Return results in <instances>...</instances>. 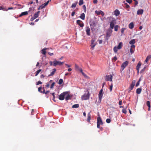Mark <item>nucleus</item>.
<instances>
[{"mask_svg":"<svg viewBox=\"0 0 151 151\" xmlns=\"http://www.w3.org/2000/svg\"><path fill=\"white\" fill-rule=\"evenodd\" d=\"M111 21L110 22V27L111 29H113L114 26V24L116 23V20L114 18L111 17H108Z\"/></svg>","mask_w":151,"mask_h":151,"instance_id":"obj_1","label":"nucleus"},{"mask_svg":"<svg viewBox=\"0 0 151 151\" xmlns=\"http://www.w3.org/2000/svg\"><path fill=\"white\" fill-rule=\"evenodd\" d=\"M89 92L88 90L85 92L83 95L82 96L81 98L82 100H84L88 99L89 98Z\"/></svg>","mask_w":151,"mask_h":151,"instance_id":"obj_2","label":"nucleus"},{"mask_svg":"<svg viewBox=\"0 0 151 151\" xmlns=\"http://www.w3.org/2000/svg\"><path fill=\"white\" fill-rule=\"evenodd\" d=\"M68 93V92L65 91L61 93L59 96V99L60 100H63L65 99V96L67 95Z\"/></svg>","mask_w":151,"mask_h":151,"instance_id":"obj_3","label":"nucleus"},{"mask_svg":"<svg viewBox=\"0 0 151 151\" xmlns=\"http://www.w3.org/2000/svg\"><path fill=\"white\" fill-rule=\"evenodd\" d=\"M97 127L99 128H100V125H102L103 124L101 118L100 116L99 115L97 118Z\"/></svg>","mask_w":151,"mask_h":151,"instance_id":"obj_4","label":"nucleus"},{"mask_svg":"<svg viewBox=\"0 0 151 151\" xmlns=\"http://www.w3.org/2000/svg\"><path fill=\"white\" fill-rule=\"evenodd\" d=\"M91 41V50H93L95 46L96 45L97 43L96 42H95V40L93 39H92Z\"/></svg>","mask_w":151,"mask_h":151,"instance_id":"obj_5","label":"nucleus"},{"mask_svg":"<svg viewBox=\"0 0 151 151\" xmlns=\"http://www.w3.org/2000/svg\"><path fill=\"white\" fill-rule=\"evenodd\" d=\"M129 63V62L127 61H126L124 63H123L121 66V69L122 70H123L125 67L128 65Z\"/></svg>","mask_w":151,"mask_h":151,"instance_id":"obj_6","label":"nucleus"},{"mask_svg":"<svg viewBox=\"0 0 151 151\" xmlns=\"http://www.w3.org/2000/svg\"><path fill=\"white\" fill-rule=\"evenodd\" d=\"M53 66H55L58 65H63L64 63V62H61L59 61H54L53 62Z\"/></svg>","mask_w":151,"mask_h":151,"instance_id":"obj_7","label":"nucleus"},{"mask_svg":"<svg viewBox=\"0 0 151 151\" xmlns=\"http://www.w3.org/2000/svg\"><path fill=\"white\" fill-rule=\"evenodd\" d=\"M112 76L111 75H109L108 76H106L105 80L106 81H112Z\"/></svg>","mask_w":151,"mask_h":151,"instance_id":"obj_8","label":"nucleus"},{"mask_svg":"<svg viewBox=\"0 0 151 151\" xmlns=\"http://www.w3.org/2000/svg\"><path fill=\"white\" fill-rule=\"evenodd\" d=\"M135 81H133L132 83L131 84L130 86L129 89V91L130 92L134 88V86L135 85Z\"/></svg>","mask_w":151,"mask_h":151,"instance_id":"obj_9","label":"nucleus"},{"mask_svg":"<svg viewBox=\"0 0 151 151\" xmlns=\"http://www.w3.org/2000/svg\"><path fill=\"white\" fill-rule=\"evenodd\" d=\"M86 34L88 36L90 35V29L88 26L86 27Z\"/></svg>","mask_w":151,"mask_h":151,"instance_id":"obj_10","label":"nucleus"},{"mask_svg":"<svg viewBox=\"0 0 151 151\" xmlns=\"http://www.w3.org/2000/svg\"><path fill=\"white\" fill-rule=\"evenodd\" d=\"M135 46L134 45H132L131 46L130 51L131 54L134 53L135 50Z\"/></svg>","mask_w":151,"mask_h":151,"instance_id":"obj_11","label":"nucleus"},{"mask_svg":"<svg viewBox=\"0 0 151 151\" xmlns=\"http://www.w3.org/2000/svg\"><path fill=\"white\" fill-rule=\"evenodd\" d=\"M77 23L81 27H83L84 26V24L80 20H77Z\"/></svg>","mask_w":151,"mask_h":151,"instance_id":"obj_12","label":"nucleus"},{"mask_svg":"<svg viewBox=\"0 0 151 151\" xmlns=\"http://www.w3.org/2000/svg\"><path fill=\"white\" fill-rule=\"evenodd\" d=\"M103 89H102L100 91L99 93V100L101 101V99L103 95Z\"/></svg>","mask_w":151,"mask_h":151,"instance_id":"obj_13","label":"nucleus"},{"mask_svg":"<svg viewBox=\"0 0 151 151\" xmlns=\"http://www.w3.org/2000/svg\"><path fill=\"white\" fill-rule=\"evenodd\" d=\"M95 12L98 15L101 14L103 16L104 15V12L101 10H100L99 11L96 10L95 11Z\"/></svg>","mask_w":151,"mask_h":151,"instance_id":"obj_14","label":"nucleus"},{"mask_svg":"<svg viewBox=\"0 0 151 151\" xmlns=\"http://www.w3.org/2000/svg\"><path fill=\"white\" fill-rule=\"evenodd\" d=\"M75 70L77 71H81L82 70V68H80L76 64H75Z\"/></svg>","mask_w":151,"mask_h":151,"instance_id":"obj_15","label":"nucleus"},{"mask_svg":"<svg viewBox=\"0 0 151 151\" xmlns=\"http://www.w3.org/2000/svg\"><path fill=\"white\" fill-rule=\"evenodd\" d=\"M114 15H115L116 16H119L120 14V12L119 11L116 9L114 12Z\"/></svg>","mask_w":151,"mask_h":151,"instance_id":"obj_16","label":"nucleus"},{"mask_svg":"<svg viewBox=\"0 0 151 151\" xmlns=\"http://www.w3.org/2000/svg\"><path fill=\"white\" fill-rule=\"evenodd\" d=\"M143 10L142 9H139L137 12V14L138 15L142 14L143 13Z\"/></svg>","mask_w":151,"mask_h":151,"instance_id":"obj_17","label":"nucleus"},{"mask_svg":"<svg viewBox=\"0 0 151 151\" xmlns=\"http://www.w3.org/2000/svg\"><path fill=\"white\" fill-rule=\"evenodd\" d=\"M56 71V69L55 68H54L52 70V71L51 73V74L48 75V76H53L55 73Z\"/></svg>","mask_w":151,"mask_h":151,"instance_id":"obj_18","label":"nucleus"},{"mask_svg":"<svg viewBox=\"0 0 151 151\" xmlns=\"http://www.w3.org/2000/svg\"><path fill=\"white\" fill-rule=\"evenodd\" d=\"M91 119V115L90 113H89L88 114V118L87 119V121L88 122H90V120Z\"/></svg>","mask_w":151,"mask_h":151,"instance_id":"obj_19","label":"nucleus"},{"mask_svg":"<svg viewBox=\"0 0 151 151\" xmlns=\"http://www.w3.org/2000/svg\"><path fill=\"white\" fill-rule=\"evenodd\" d=\"M141 65V63L140 62H139L136 67V69L137 70L138 72H139V70L140 67Z\"/></svg>","mask_w":151,"mask_h":151,"instance_id":"obj_20","label":"nucleus"},{"mask_svg":"<svg viewBox=\"0 0 151 151\" xmlns=\"http://www.w3.org/2000/svg\"><path fill=\"white\" fill-rule=\"evenodd\" d=\"M28 14L27 12H22L21 14L19 15V17H21L23 16L26 15H27Z\"/></svg>","mask_w":151,"mask_h":151,"instance_id":"obj_21","label":"nucleus"},{"mask_svg":"<svg viewBox=\"0 0 151 151\" xmlns=\"http://www.w3.org/2000/svg\"><path fill=\"white\" fill-rule=\"evenodd\" d=\"M85 14L84 13H83L81 14L79 17L82 20H84L85 19Z\"/></svg>","mask_w":151,"mask_h":151,"instance_id":"obj_22","label":"nucleus"},{"mask_svg":"<svg viewBox=\"0 0 151 151\" xmlns=\"http://www.w3.org/2000/svg\"><path fill=\"white\" fill-rule=\"evenodd\" d=\"M129 27L130 29H133L134 27L133 23L132 22L130 23L129 25Z\"/></svg>","mask_w":151,"mask_h":151,"instance_id":"obj_23","label":"nucleus"},{"mask_svg":"<svg viewBox=\"0 0 151 151\" xmlns=\"http://www.w3.org/2000/svg\"><path fill=\"white\" fill-rule=\"evenodd\" d=\"M151 58V55H149L147 56L145 60V62L146 63H147L148 60Z\"/></svg>","mask_w":151,"mask_h":151,"instance_id":"obj_24","label":"nucleus"},{"mask_svg":"<svg viewBox=\"0 0 151 151\" xmlns=\"http://www.w3.org/2000/svg\"><path fill=\"white\" fill-rule=\"evenodd\" d=\"M122 46V42H120L118 45L117 47L118 49H120L121 48Z\"/></svg>","mask_w":151,"mask_h":151,"instance_id":"obj_25","label":"nucleus"},{"mask_svg":"<svg viewBox=\"0 0 151 151\" xmlns=\"http://www.w3.org/2000/svg\"><path fill=\"white\" fill-rule=\"evenodd\" d=\"M141 91H142L141 88H139L137 89L136 92L137 94H139L141 93Z\"/></svg>","mask_w":151,"mask_h":151,"instance_id":"obj_26","label":"nucleus"},{"mask_svg":"<svg viewBox=\"0 0 151 151\" xmlns=\"http://www.w3.org/2000/svg\"><path fill=\"white\" fill-rule=\"evenodd\" d=\"M135 43V39H132L130 40L129 42V43L130 45H134L133 44H134Z\"/></svg>","mask_w":151,"mask_h":151,"instance_id":"obj_27","label":"nucleus"},{"mask_svg":"<svg viewBox=\"0 0 151 151\" xmlns=\"http://www.w3.org/2000/svg\"><path fill=\"white\" fill-rule=\"evenodd\" d=\"M47 49V48H44L42 50H41V53L43 54L44 55H45L46 53V50Z\"/></svg>","mask_w":151,"mask_h":151,"instance_id":"obj_28","label":"nucleus"},{"mask_svg":"<svg viewBox=\"0 0 151 151\" xmlns=\"http://www.w3.org/2000/svg\"><path fill=\"white\" fill-rule=\"evenodd\" d=\"M67 96H66L65 98V99L66 100V101L70 99V95L69 94H68V93L67 94Z\"/></svg>","mask_w":151,"mask_h":151,"instance_id":"obj_29","label":"nucleus"},{"mask_svg":"<svg viewBox=\"0 0 151 151\" xmlns=\"http://www.w3.org/2000/svg\"><path fill=\"white\" fill-rule=\"evenodd\" d=\"M129 105V104H128L127 106H126V108H125V109H123L122 110V112L123 113L125 114H126L127 113V111H126V109H127V106H128Z\"/></svg>","mask_w":151,"mask_h":151,"instance_id":"obj_30","label":"nucleus"},{"mask_svg":"<svg viewBox=\"0 0 151 151\" xmlns=\"http://www.w3.org/2000/svg\"><path fill=\"white\" fill-rule=\"evenodd\" d=\"M41 69H39L35 72V76H37L39 73L41 71Z\"/></svg>","mask_w":151,"mask_h":151,"instance_id":"obj_31","label":"nucleus"},{"mask_svg":"<svg viewBox=\"0 0 151 151\" xmlns=\"http://www.w3.org/2000/svg\"><path fill=\"white\" fill-rule=\"evenodd\" d=\"M79 106V105L78 104H74L72 106V108H77Z\"/></svg>","mask_w":151,"mask_h":151,"instance_id":"obj_32","label":"nucleus"},{"mask_svg":"<svg viewBox=\"0 0 151 151\" xmlns=\"http://www.w3.org/2000/svg\"><path fill=\"white\" fill-rule=\"evenodd\" d=\"M45 7L43 4L39 7L38 8V9L39 10L40 9H42L45 8Z\"/></svg>","mask_w":151,"mask_h":151,"instance_id":"obj_33","label":"nucleus"},{"mask_svg":"<svg viewBox=\"0 0 151 151\" xmlns=\"http://www.w3.org/2000/svg\"><path fill=\"white\" fill-rule=\"evenodd\" d=\"M63 82V80L62 79H60L59 80V82H58V84L59 85H61L62 84Z\"/></svg>","mask_w":151,"mask_h":151,"instance_id":"obj_34","label":"nucleus"},{"mask_svg":"<svg viewBox=\"0 0 151 151\" xmlns=\"http://www.w3.org/2000/svg\"><path fill=\"white\" fill-rule=\"evenodd\" d=\"M83 3V0H80L79 2V5L80 6L82 5Z\"/></svg>","mask_w":151,"mask_h":151,"instance_id":"obj_35","label":"nucleus"},{"mask_svg":"<svg viewBox=\"0 0 151 151\" xmlns=\"http://www.w3.org/2000/svg\"><path fill=\"white\" fill-rule=\"evenodd\" d=\"M50 91H46V92L45 91V89H44V91H43V92H41V93H45V94H47Z\"/></svg>","mask_w":151,"mask_h":151,"instance_id":"obj_36","label":"nucleus"},{"mask_svg":"<svg viewBox=\"0 0 151 151\" xmlns=\"http://www.w3.org/2000/svg\"><path fill=\"white\" fill-rule=\"evenodd\" d=\"M118 49L117 47H116V46L114 47L113 49L114 51V52L116 53Z\"/></svg>","mask_w":151,"mask_h":151,"instance_id":"obj_37","label":"nucleus"},{"mask_svg":"<svg viewBox=\"0 0 151 151\" xmlns=\"http://www.w3.org/2000/svg\"><path fill=\"white\" fill-rule=\"evenodd\" d=\"M38 14L36 13L34 15V19H35L38 17Z\"/></svg>","mask_w":151,"mask_h":151,"instance_id":"obj_38","label":"nucleus"},{"mask_svg":"<svg viewBox=\"0 0 151 151\" xmlns=\"http://www.w3.org/2000/svg\"><path fill=\"white\" fill-rule=\"evenodd\" d=\"M51 1V0H50L49 1H47V2H46V3H45L43 4L45 7L46 6L48 5V3L49 2Z\"/></svg>","mask_w":151,"mask_h":151,"instance_id":"obj_39","label":"nucleus"},{"mask_svg":"<svg viewBox=\"0 0 151 151\" xmlns=\"http://www.w3.org/2000/svg\"><path fill=\"white\" fill-rule=\"evenodd\" d=\"M118 25H116L114 27V30L115 31H118Z\"/></svg>","mask_w":151,"mask_h":151,"instance_id":"obj_40","label":"nucleus"},{"mask_svg":"<svg viewBox=\"0 0 151 151\" xmlns=\"http://www.w3.org/2000/svg\"><path fill=\"white\" fill-rule=\"evenodd\" d=\"M146 104L147 106L148 107H150V103L149 101H147V102Z\"/></svg>","mask_w":151,"mask_h":151,"instance_id":"obj_41","label":"nucleus"},{"mask_svg":"<svg viewBox=\"0 0 151 151\" xmlns=\"http://www.w3.org/2000/svg\"><path fill=\"white\" fill-rule=\"evenodd\" d=\"M55 84V83L54 82H53L52 83V84L51 85L50 87L52 89L53 88V87L54 86Z\"/></svg>","mask_w":151,"mask_h":151,"instance_id":"obj_42","label":"nucleus"},{"mask_svg":"<svg viewBox=\"0 0 151 151\" xmlns=\"http://www.w3.org/2000/svg\"><path fill=\"white\" fill-rule=\"evenodd\" d=\"M126 29L125 28H122L121 30V32L122 34H123L124 32V30Z\"/></svg>","mask_w":151,"mask_h":151,"instance_id":"obj_43","label":"nucleus"},{"mask_svg":"<svg viewBox=\"0 0 151 151\" xmlns=\"http://www.w3.org/2000/svg\"><path fill=\"white\" fill-rule=\"evenodd\" d=\"M77 3L73 4L71 6V7L72 8L75 7L76 6Z\"/></svg>","mask_w":151,"mask_h":151,"instance_id":"obj_44","label":"nucleus"},{"mask_svg":"<svg viewBox=\"0 0 151 151\" xmlns=\"http://www.w3.org/2000/svg\"><path fill=\"white\" fill-rule=\"evenodd\" d=\"M113 88V84L112 83H111V85L109 87V89L110 90V92H111L112 91V89Z\"/></svg>","mask_w":151,"mask_h":151,"instance_id":"obj_45","label":"nucleus"},{"mask_svg":"<svg viewBox=\"0 0 151 151\" xmlns=\"http://www.w3.org/2000/svg\"><path fill=\"white\" fill-rule=\"evenodd\" d=\"M111 33L109 32H107L106 34V37H108L110 36Z\"/></svg>","mask_w":151,"mask_h":151,"instance_id":"obj_46","label":"nucleus"},{"mask_svg":"<svg viewBox=\"0 0 151 151\" xmlns=\"http://www.w3.org/2000/svg\"><path fill=\"white\" fill-rule=\"evenodd\" d=\"M81 73H82V74L85 77H87V76L86 74H85V73H84L83 71V70H82L81 71H80Z\"/></svg>","mask_w":151,"mask_h":151,"instance_id":"obj_47","label":"nucleus"},{"mask_svg":"<svg viewBox=\"0 0 151 151\" xmlns=\"http://www.w3.org/2000/svg\"><path fill=\"white\" fill-rule=\"evenodd\" d=\"M117 60V58L116 56L114 57L113 59H112V60L113 61H115Z\"/></svg>","mask_w":151,"mask_h":151,"instance_id":"obj_48","label":"nucleus"},{"mask_svg":"<svg viewBox=\"0 0 151 151\" xmlns=\"http://www.w3.org/2000/svg\"><path fill=\"white\" fill-rule=\"evenodd\" d=\"M106 122L108 123H109L111 122V119H106Z\"/></svg>","mask_w":151,"mask_h":151,"instance_id":"obj_49","label":"nucleus"},{"mask_svg":"<svg viewBox=\"0 0 151 151\" xmlns=\"http://www.w3.org/2000/svg\"><path fill=\"white\" fill-rule=\"evenodd\" d=\"M42 89V88L41 87H39L38 88V91L40 92L41 93V92H43L41 91V90Z\"/></svg>","mask_w":151,"mask_h":151,"instance_id":"obj_50","label":"nucleus"},{"mask_svg":"<svg viewBox=\"0 0 151 151\" xmlns=\"http://www.w3.org/2000/svg\"><path fill=\"white\" fill-rule=\"evenodd\" d=\"M146 69V67H145L144 68L141 70V71H140V73H143L145 71V70Z\"/></svg>","mask_w":151,"mask_h":151,"instance_id":"obj_51","label":"nucleus"},{"mask_svg":"<svg viewBox=\"0 0 151 151\" xmlns=\"http://www.w3.org/2000/svg\"><path fill=\"white\" fill-rule=\"evenodd\" d=\"M83 8L84 9V12H86V8L85 5H84L83 6Z\"/></svg>","mask_w":151,"mask_h":151,"instance_id":"obj_52","label":"nucleus"},{"mask_svg":"<svg viewBox=\"0 0 151 151\" xmlns=\"http://www.w3.org/2000/svg\"><path fill=\"white\" fill-rule=\"evenodd\" d=\"M42 82L40 81H38L36 83V85H38L40 84H42Z\"/></svg>","mask_w":151,"mask_h":151,"instance_id":"obj_53","label":"nucleus"},{"mask_svg":"<svg viewBox=\"0 0 151 151\" xmlns=\"http://www.w3.org/2000/svg\"><path fill=\"white\" fill-rule=\"evenodd\" d=\"M122 101L121 100H120L119 101V105H122Z\"/></svg>","mask_w":151,"mask_h":151,"instance_id":"obj_54","label":"nucleus"},{"mask_svg":"<svg viewBox=\"0 0 151 151\" xmlns=\"http://www.w3.org/2000/svg\"><path fill=\"white\" fill-rule=\"evenodd\" d=\"M2 10H3L4 11H7L8 10V9H7L3 7H2Z\"/></svg>","mask_w":151,"mask_h":151,"instance_id":"obj_55","label":"nucleus"},{"mask_svg":"<svg viewBox=\"0 0 151 151\" xmlns=\"http://www.w3.org/2000/svg\"><path fill=\"white\" fill-rule=\"evenodd\" d=\"M52 95L53 96V100L54 101H55V100H54V99H55V93H52Z\"/></svg>","mask_w":151,"mask_h":151,"instance_id":"obj_56","label":"nucleus"},{"mask_svg":"<svg viewBox=\"0 0 151 151\" xmlns=\"http://www.w3.org/2000/svg\"><path fill=\"white\" fill-rule=\"evenodd\" d=\"M126 1L129 4L131 3L132 2V0H126Z\"/></svg>","mask_w":151,"mask_h":151,"instance_id":"obj_57","label":"nucleus"},{"mask_svg":"<svg viewBox=\"0 0 151 151\" xmlns=\"http://www.w3.org/2000/svg\"><path fill=\"white\" fill-rule=\"evenodd\" d=\"M139 84V81H138L136 84V87L138 86Z\"/></svg>","mask_w":151,"mask_h":151,"instance_id":"obj_58","label":"nucleus"},{"mask_svg":"<svg viewBox=\"0 0 151 151\" xmlns=\"http://www.w3.org/2000/svg\"><path fill=\"white\" fill-rule=\"evenodd\" d=\"M75 13V11L71 13V16L72 17L74 15Z\"/></svg>","mask_w":151,"mask_h":151,"instance_id":"obj_59","label":"nucleus"},{"mask_svg":"<svg viewBox=\"0 0 151 151\" xmlns=\"http://www.w3.org/2000/svg\"><path fill=\"white\" fill-rule=\"evenodd\" d=\"M125 4L126 5V8H128L129 7V5L127 3H126Z\"/></svg>","mask_w":151,"mask_h":151,"instance_id":"obj_60","label":"nucleus"},{"mask_svg":"<svg viewBox=\"0 0 151 151\" xmlns=\"http://www.w3.org/2000/svg\"><path fill=\"white\" fill-rule=\"evenodd\" d=\"M50 86V84L49 83H47L46 86L47 88H49Z\"/></svg>","mask_w":151,"mask_h":151,"instance_id":"obj_61","label":"nucleus"},{"mask_svg":"<svg viewBox=\"0 0 151 151\" xmlns=\"http://www.w3.org/2000/svg\"><path fill=\"white\" fill-rule=\"evenodd\" d=\"M48 53L49 55L50 56H52L53 55V53H50L49 52H48Z\"/></svg>","mask_w":151,"mask_h":151,"instance_id":"obj_62","label":"nucleus"},{"mask_svg":"<svg viewBox=\"0 0 151 151\" xmlns=\"http://www.w3.org/2000/svg\"><path fill=\"white\" fill-rule=\"evenodd\" d=\"M93 2L94 4H96L97 2V0H93Z\"/></svg>","mask_w":151,"mask_h":151,"instance_id":"obj_63","label":"nucleus"},{"mask_svg":"<svg viewBox=\"0 0 151 151\" xmlns=\"http://www.w3.org/2000/svg\"><path fill=\"white\" fill-rule=\"evenodd\" d=\"M49 63L50 64V65L51 66L52 65V64L53 63V62H52L51 61H50L49 62Z\"/></svg>","mask_w":151,"mask_h":151,"instance_id":"obj_64","label":"nucleus"}]
</instances>
